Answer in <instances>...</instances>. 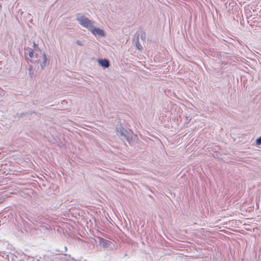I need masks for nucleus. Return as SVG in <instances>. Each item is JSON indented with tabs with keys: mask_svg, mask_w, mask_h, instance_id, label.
Listing matches in <instances>:
<instances>
[{
	"mask_svg": "<svg viewBox=\"0 0 261 261\" xmlns=\"http://www.w3.org/2000/svg\"><path fill=\"white\" fill-rule=\"evenodd\" d=\"M256 143L257 145H258L261 144V137H260L256 140Z\"/></svg>",
	"mask_w": 261,
	"mask_h": 261,
	"instance_id": "nucleus-6",
	"label": "nucleus"
},
{
	"mask_svg": "<svg viewBox=\"0 0 261 261\" xmlns=\"http://www.w3.org/2000/svg\"><path fill=\"white\" fill-rule=\"evenodd\" d=\"M98 242L104 247H108L110 245V241L101 238H98Z\"/></svg>",
	"mask_w": 261,
	"mask_h": 261,
	"instance_id": "nucleus-4",
	"label": "nucleus"
},
{
	"mask_svg": "<svg viewBox=\"0 0 261 261\" xmlns=\"http://www.w3.org/2000/svg\"><path fill=\"white\" fill-rule=\"evenodd\" d=\"M35 58H37V55H35Z\"/></svg>",
	"mask_w": 261,
	"mask_h": 261,
	"instance_id": "nucleus-13",
	"label": "nucleus"
},
{
	"mask_svg": "<svg viewBox=\"0 0 261 261\" xmlns=\"http://www.w3.org/2000/svg\"><path fill=\"white\" fill-rule=\"evenodd\" d=\"M43 61L40 64V66L42 69H43L47 65H48L49 64V62L47 60V59L46 57L45 53L43 54Z\"/></svg>",
	"mask_w": 261,
	"mask_h": 261,
	"instance_id": "nucleus-5",
	"label": "nucleus"
},
{
	"mask_svg": "<svg viewBox=\"0 0 261 261\" xmlns=\"http://www.w3.org/2000/svg\"><path fill=\"white\" fill-rule=\"evenodd\" d=\"M76 43H77V44H78L79 45H80V46H83V43L81 40H77L76 41Z\"/></svg>",
	"mask_w": 261,
	"mask_h": 261,
	"instance_id": "nucleus-8",
	"label": "nucleus"
},
{
	"mask_svg": "<svg viewBox=\"0 0 261 261\" xmlns=\"http://www.w3.org/2000/svg\"><path fill=\"white\" fill-rule=\"evenodd\" d=\"M76 20L83 28L87 29L94 36L103 37L106 36L105 31L94 26L95 22L90 20L83 14L79 13L76 15Z\"/></svg>",
	"mask_w": 261,
	"mask_h": 261,
	"instance_id": "nucleus-1",
	"label": "nucleus"
},
{
	"mask_svg": "<svg viewBox=\"0 0 261 261\" xmlns=\"http://www.w3.org/2000/svg\"><path fill=\"white\" fill-rule=\"evenodd\" d=\"M29 56L30 58H33L34 56L33 51H30L29 53Z\"/></svg>",
	"mask_w": 261,
	"mask_h": 261,
	"instance_id": "nucleus-7",
	"label": "nucleus"
},
{
	"mask_svg": "<svg viewBox=\"0 0 261 261\" xmlns=\"http://www.w3.org/2000/svg\"><path fill=\"white\" fill-rule=\"evenodd\" d=\"M36 44H35V43L34 42H33V46L34 47V49H36V46H35Z\"/></svg>",
	"mask_w": 261,
	"mask_h": 261,
	"instance_id": "nucleus-11",
	"label": "nucleus"
},
{
	"mask_svg": "<svg viewBox=\"0 0 261 261\" xmlns=\"http://www.w3.org/2000/svg\"><path fill=\"white\" fill-rule=\"evenodd\" d=\"M117 134L118 136H120L121 137H126V131L124 130L123 128H122L121 126L119 128H117Z\"/></svg>",
	"mask_w": 261,
	"mask_h": 261,
	"instance_id": "nucleus-2",
	"label": "nucleus"
},
{
	"mask_svg": "<svg viewBox=\"0 0 261 261\" xmlns=\"http://www.w3.org/2000/svg\"><path fill=\"white\" fill-rule=\"evenodd\" d=\"M98 63L105 68H108L110 66V63L107 59H101L98 60Z\"/></svg>",
	"mask_w": 261,
	"mask_h": 261,
	"instance_id": "nucleus-3",
	"label": "nucleus"
},
{
	"mask_svg": "<svg viewBox=\"0 0 261 261\" xmlns=\"http://www.w3.org/2000/svg\"><path fill=\"white\" fill-rule=\"evenodd\" d=\"M137 48L139 49V50H141L142 48V47L141 46V45H137Z\"/></svg>",
	"mask_w": 261,
	"mask_h": 261,
	"instance_id": "nucleus-10",
	"label": "nucleus"
},
{
	"mask_svg": "<svg viewBox=\"0 0 261 261\" xmlns=\"http://www.w3.org/2000/svg\"><path fill=\"white\" fill-rule=\"evenodd\" d=\"M31 68H32V66H31V67H30V69H29V71H31Z\"/></svg>",
	"mask_w": 261,
	"mask_h": 261,
	"instance_id": "nucleus-12",
	"label": "nucleus"
},
{
	"mask_svg": "<svg viewBox=\"0 0 261 261\" xmlns=\"http://www.w3.org/2000/svg\"><path fill=\"white\" fill-rule=\"evenodd\" d=\"M4 95V93L3 92L0 90V98H2Z\"/></svg>",
	"mask_w": 261,
	"mask_h": 261,
	"instance_id": "nucleus-9",
	"label": "nucleus"
}]
</instances>
